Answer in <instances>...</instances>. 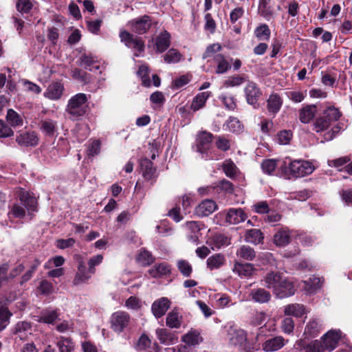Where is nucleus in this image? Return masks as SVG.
<instances>
[{
    "instance_id": "f257e3e1",
    "label": "nucleus",
    "mask_w": 352,
    "mask_h": 352,
    "mask_svg": "<svg viewBox=\"0 0 352 352\" xmlns=\"http://www.w3.org/2000/svg\"><path fill=\"white\" fill-rule=\"evenodd\" d=\"M88 96L83 93H78L71 97L66 107V112L69 118L73 120H79L87 112Z\"/></svg>"
},
{
    "instance_id": "f03ea898",
    "label": "nucleus",
    "mask_w": 352,
    "mask_h": 352,
    "mask_svg": "<svg viewBox=\"0 0 352 352\" xmlns=\"http://www.w3.org/2000/svg\"><path fill=\"white\" fill-rule=\"evenodd\" d=\"M340 117V113L335 107H329L322 115L317 117L312 124V129L316 133H321L327 130L333 122H336Z\"/></svg>"
},
{
    "instance_id": "7ed1b4c3",
    "label": "nucleus",
    "mask_w": 352,
    "mask_h": 352,
    "mask_svg": "<svg viewBox=\"0 0 352 352\" xmlns=\"http://www.w3.org/2000/svg\"><path fill=\"white\" fill-rule=\"evenodd\" d=\"M213 135L207 131H201L197 135L196 151L201 155L205 160H214V156L210 151Z\"/></svg>"
},
{
    "instance_id": "20e7f679",
    "label": "nucleus",
    "mask_w": 352,
    "mask_h": 352,
    "mask_svg": "<svg viewBox=\"0 0 352 352\" xmlns=\"http://www.w3.org/2000/svg\"><path fill=\"white\" fill-rule=\"evenodd\" d=\"M289 169L292 177L298 178L311 174L315 167L311 162L294 160L289 163Z\"/></svg>"
},
{
    "instance_id": "39448f33",
    "label": "nucleus",
    "mask_w": 352,
    "mask_h": 352,
    "mask_svg": "<svg viewBox=\"0 0 352 352\" xmlns=\"http://www.w3.org/2000/svg\"><path fill=\"white\" fill-rule=\"evenodd\" d=\"M120 38L126 47L133 49L135 56H140L144 52V42L141 38L135 36L126 30L120 32Z\"/></svg>"
},
{
    "instance_id": "423d86ee",
    "label": "nucleus",
    "mask_w": 352,
    "mask_h": 352,
    "mask_svg": "<svg viewBox=\"0 0 352 352\" xmlns=\"http://www.w3.org/2000/svg\"><path fill=\"white\" fill-rule=\"evenodd\" d=\"M227 337L230 344L246 349L248 339L244 330L231 326L227 330Z\"/></svg>"
},
{
    "instance_id": "0eeeda50",
    "label": "nucleus",
    "mask_w": 352,
    "mask_h": 352,
    "mask_svg": "<svg viewBox=\"0 0 352 352\" xmlns=\"http://www.w3.org/2000/svg\"><path fill=\"white\" fill-rule=\"evenodd\" d=\"M130 319L128 313L122 311H116L112 314L111 318V328L114 331L121 333L128 327Z\"/></svg>"
},
{
    "instance_id": "6e6552de",
    "label": "nucleus",
    "mask_w": 352,
    "mask_h": 352,
    "mask_svg": "<svg viewBox=\"0 0 352 352\" xmlns=\"http://www.w3.org/2000/svg\"><path fill=\"white\" fill-rule=\"evenodd\" d=\"M129 25L134 32L138 34H143L151 27V19L149 16L144 15L131 20L129 22Z\"/></svg>"
},
{
    "instance_id": "1a4fd4ad",
    "label": "nucleus",
    "mask_w": 352,
    "mask_h": 352,
    "mask_svg": "<svg viewBox=\"0 0 352 352\" xmlns=\"http://www.w3.org/2000/svg\"><path fill=\"white\" fill-rule=\"evenodd\" d=\"M16 142L21 146H35L38 143V138L34 131H23L16 135Z\"/></svg>"
},
{
    "instance_id": "9d476101",
    "label": "nucleus",
    "mask_w": 352,
    "mask_h": 352,
    "mask_svg": "<svg viewBox=\"0 0 352 352\" xmlns=\"http://www.w3.org/2000/svg\"><path fill=\"white\" fill-rule=\"evenodd\" d=\"M341 338V331L336 330L329 331L323 336V347L324 350H328L332 351L335 349L338 345V343Z\"/></svg>"
},
{
    "instance_id": "9b49d317",
    "label": "nucleus",
    "mask_w": 352,
    "mask_h": 352,
    "mask_svg": "<svg viewBox=\"0 0 352 352\" xmlns=\"http://www.w3.org/2000/svg\"><path fill=\"white\" fill-rule=\"evenodd\" d=\"M291 241V232L285 227L278 228L273 236V243L277 247H285Z\"/></svg>"
},
{
    "instance_id": "f8f14e48",
    "label": "nucleus",
    "mask_w": 352,
    "mask_h": 352,
    "mask_svg": "<svg viewBox=\"0 0 352 352\" xmlns=\"http://www.w3.org/2000/svg\"><path fill=\"white\" fill-rule=\"evenodd\" d=\"M170 306V300L166 297H162L153 302L151 311L155 317L159 318L166 314Z\"/></svg>"
},
{
    "instance_id": "ddd939ff",
    "label": "nucleus",
    "mask_w": 352,
    "mask_h": 352,
    "mask_svg": "<svg viewBox=\"0 0 352 352\" xmlns=\"http://www.w3.org/2000/svg\"><path fill=\"white\" fill-rule=\"evenodd\" d=\"M244 91L246 100L250 104H256L262 94L257 85L252 81L248 82L245 87Z\"/></svg>"
},
{
    "instance_id": "4468645a",
    "label": "nucleus",
    "mask_w": 352,
    "mask_h": 352,
    "mask_svg": "<svg viewBox=\"0 0 352 352\" xmlns=\"http://www.w3.org/2000/svg\"><path fill=\"white\" fill-rule=\"evenodd\" d=\"M283 278V277L280 272H271L263 277L262 281L264 283V286L267 289H272L274 294H275Z\"/></svg>"
},
{
    "instance_id": "2eb2a0df",
    "label": "nucleus",
    "mask_w": 352,
    "mask_h": 352,
    "mask_svg": "<svg viewBox=\"0 0 352 352\" xmlns=\"http://www.w3.org/2000/svg\"><path fill=\"white\" fill-rule=\"evenodd\" d=\"M315 104H307L299 109V120L303 124H309L313 120L317 113Z\"/></svg>"
},
{
    "instance_id": "dca6fc26",
    "label": "nucleus",
    "mask_w": 352,
    "mask_h": 352,
    "mask_svg": "<svg viewBox=\"0 0 352 352\" xmlns=\"http://www.w3.org/2000/svg\"><path fill=\"white\" fill-rule=\"evenodd\" d=\"M203 224L198 221H188L186 223V227L190 232L187 237L190 242L198 244L199 241V232L201 230Z\"/></svg>"
},
{
    "instance_id": "f3484780",
    "label": "nucleus",
    "mask_w": 352,
    "mask_h": 352,
    "mask_svg": "<svg viewBox=\"0 0 352 352\" xmlns=\"http://www.w3.org/2000/svg\"><path fill=\"white\" fill-rule=\"evenodd\" d=\"M294 294L295 289L293 283L283 278L274 294L280 298H283L293 296Z\"/></svg>"
},
{
    "instance_id": "a211bd4d",
    "label": "nucleus",
    "mask_w": 352,
    "mask_h": 352,
    "mask_svg": "<svg viewBox=\"0 0 352 352\" xmlns=\"http://www.w3.org/2000/svg\"><path fill=\"white\" fill-rule=\"evenodd\" d=\"M217 207V206L214 201L206 199L195 208V213L199 217H207L214 212Z\"/></svg>"
},
{
    "instance_id": "6ab92c4d",
    "label": "nucleus",
    "mask_w": 352,
    "mask_h": 352,
    "mask_svg": "<svg viewBox=\"0 0 352 352\" xmlns=\"http://www.w3.org/2000/svg\"><path fill=\"white\" fill-rule=\"evenodd\" d=\"M92 274H94V273H91L89 268L88 270L86 269L84 262L82 260L79 261L78 264V271L73 281L74 284L79 285L87 282L91 278Z\"/></svg>"
},
{
    "instance_id": "aec40b11",
    "label": "nucleus",
    "mask_w": 352,
    "mask_h": 352,
    "mask_svg": "<svg viewBox=\"0 0 352 352\" xmlns=\"http://www.w3.org/2000/svg\"><path fill=\"white\" fill-rule=\"evenodd\" d=\"M156 334L160 342L166 345L174 344L178 341L177 336L166 329H157Z\"/></svg>"
},
{
    "instance_id": "412c9836",
    "label": "nucleus",
    "mask_w": 352,
    "mask_h": 352,
    "mask_svg": "<svg viewBox=\"0 0 352 352\" xmlns=\"http://www.w3.org/2000/svg\"><path fill=\"white\" fill-rule=\"evenodd\" d=\"M170 45V34L167 31L161 32L155 40L156 52L162 53L166 51Z\"/></svg>"
},
{
    "instance_id": "4be33fe9",
    "label": "nucleus",
    "mask_w": 352,
    "mask_h": 352,
    "mask_svg": "<svg viewBox=\"0 0 352 352\" xmlns=\"http://www.w3.org/2000/svg\"><path fill=\"white\" fill-rule=\"evenodd\" d=\"M63 90L64 86L61 82H54L48 86L44 96L51 100H58L62 96Z\"/></svg>"
},
{
    "instance_id": "5701e85b",
    "label": "nucleus",
    "mask_w": 352,
    "mask_h": 352,
    "mask_svg": "<svg viewBox=\"0 0 352 352\" xmlns=\"http://www.w3.org/2000/svg\"><path fill=\"white\" fill-rule=\"evenodd\" d=\"M246 218L247 216L241 208H230L226 216V221L232 224H238L244 221Z\"/></svg>"
},
{
    "instance_id": "b1692460",
    "label": "nucleus",
    "mask_w": 352,
    "mask_h": 352,
    "mask_svg": "<svg viewBox=\"0 0 352 352\" xmlns=\"http://www.w3.org/2000/svg\"><path fill=\"white\" fill-rule=\"evenodd\" d=\"M39 129L44 135L53 137L58 130L57 122L52 119L45 118L40 122Z\"/></svg>"
},
{
    "instance_id": "393cba45",
    "label": "nucleus",
    "mask_w": 352,
    "mask_h": 352,
    "mask_svg": "<svg viewBox=\"0 0 352 352\" xmlns=\"http://www.w3.org/2000/svg\"><path fill=\"white\" fill-rule=\"evenodd\" d=\"M148 272L151 277L159 278L169 275L170 274V267L167 263H162L154 265L148 270Z\"/></svg>"
},
{
    "instance_id": "a878e982",
    "label": "nucleus",
    "mask_w": 352,
    "mask_h": 352,
    "mask_svg": "<svg viewBox=\"0 0 352 352\" xmlns=\"http://www.w3.org/2000/svg\"><path fill=\"white\" fill-rule=\"evenodd\" d=\"M283 105V100L280 96L276 93L270 95L267 100V109L270 113L276 115L280 109Z\"/></svg>"
},
{
    "instance_id": "bb28decb",
    "label": "nucleus",
    "mask_w": 352,
    "mask_h": 352,
    "mask_svg": "<svg viewBox=\"0 0 352 352\" xmlns=\"http://www.w3.org/2000/svg\"><path fill=\"white\" fill-rule=\"evenodd\" d=\"M285 344V340L282 336H276L267 340L262 345L265 351H278Z\"/></svg>"
},
{
    "instance_id": "cd10ccee",
    "label": "nucleus",
    "mask_w": 352,
    "mask_h": 352,
    "mask_svg": "<svg viewBox=\"0 0 352 352\" xmlns=\"http://www.w3.org/2000/svg\"><path fill=\"white\" fill-rule=\"evenodd\" d=\"M302 288L307 294H312L316 293L321 287V280L318 277H310L307 280H303Z\"/></svg>"
},
{
    "instance_id": "c85d7f7f",
    "label": "nucleus",
    "mask_w": 352,
    "mask_h": 352,
    "mask_svg": "<svg viewBox=\"0 0 352 352\" xmlns=\"http://www.w3.org/2000/svg\"><path fill=\"white\" fill-rule=\"evenodd\" d=\"M285 315L300 318L306 313L305 307L302 304L294 303L285 305L283 309Z\"/></svg>"
},
{
    "instance_id": "c756f323",
    "label": "nucleus",
    "mask_w": 352,
    "mask_h": 352,
    "mask_svg": "<svg viewBox=\"0 0 352 352\" xmlns=\"http://www.w3.org/2000/svg\"><path fill=\"white\" fill-rule=\"evenodd\" d=\"M182 341L189 346H196L203 342V338L198 330L191 329L182 337Z\"/></svg>"
},
{
    "instance_id": "7c9ffc66",
    "label": "nucleus",
    "mask_w": 352,
    "mask_h": 352,
    "mask_svg": "<svg viewBox=\"0 0 352 352\" xmlns=\"http://www.w3.org/2000/svg\"><path fill=\"white\" fill-rule=\"evenodd\" d=\"M230 238L223 234H214L209 243L213 250H219L230 244Z\"/></svg>"
},
{
    "instance_id": "2f4dec72",
    "label": "nucleus",
    "mask_w": 352,
    "mask_h": 352,
    "mask_svg": "<svg viewBox=\"0 0 352 352\" xmlns=\"http://www.w3.org/2000/svg\"><path fill=\"white\" fill-rule=\"evenodd\" d=\"M140 167L142 171V175L146 179H151L155 177L156 169L153 166V163L147 158L140 160Z\"/></svg>"
},
{
    "instance_id": "473e14b6",
    "label": "nucleus",
    "mask_w": 352,
    "mask_h": 352,
    "mask_svg": "<svg viewBox=\"0 0 352 352\" xmlns=\"http://www.w3.org/2000/svg\"><path fill=\"white\" fill-rule=\"evenodd\" d=\"M254 271V266L250 263H242L239 261L235 262L233 267V272L241 277H248L252 275Z\"/></svg>"
},
{
    "instance_id": "72a5a7b5",
    "label": "nucleus",
    "mask_w": 352,
    "mask_h": 352,
    "mask_svg": "<svg viewBox=\"0 0 352 352\" xmlns=\"http://www.w3.org/2000/svg\"><path fill=\"white\" fill-rule=\"evenodd\" d=\"M226 263L225 256L220 253L214 254L208 258L206 261L207 267L210 270H217L224 265Z\"/></svg>"
},
{
    "instance_id": "f704fd0d",
    "label": "nucleus",
    "mask_w": 352,
    "mask_h": 352,
    "mask_svg": "<svg viewBox=\"0 0 352 352\" xmlns=\"http://www.w3.org/2000/svg\"><path fill=\"white\" fill-rule=\"evenodd\" d=\"M250 296L253 300L259 303L267 302L271 298L270 293L263 288L252 289Z\"/></svg>"
},
{
    "instance_id": "c9c22d12",
    "label": "nucleus",
    "mask_w": 352,
    "mask_h": 352,
    "mask_svg": "<svg viewBox=\"0 0 352 352\" xmlns=\"http://www.w3.org/2000/svg\"><path fill=\"white\" fill-rule=\"evenodd\" d=\"M210 91H204L198 94L192 100L190 109L194 111H197L205 106L207 100L210 96Z\"/></svg>"
},
{
    "instance_id": "e433bc0d",
    "label": "nucleus",
    "mask_w": 352,
    "mask_h": 352,
    "mask_svg": "<svg viewBox=\"0 0 352 352\" xmlns=\"http://www.w3.org/2000/svg\"><path fill=\"white\" fill-rule=\"evenodd\" d=\"M58 317V314L56 310L45 309L43 310L39 316H36V320L38 322L53 324Z\"/></svg>"
},
{
    "instance_id": "4c0bfd02",
    "label": "nucleus",
    "mask_w": 352,
    "mask_h": 352,
    "mask_svg": "<svg viewBox=\"0 0 352 352\" xmlns=\"http://www.w3.org/2000/svg\"><path fill=\"white\" fill-rule=\"evenodd\" d=\"M213 60L217 65L216 73L218 74L226 73L231 67L230 63L221 54H216L213 58Z\"/></svg>"
},
{
    "instance_id": "58836bf2",
    "label": "nucleus",
    "mask_w": 352,
    "mask_h": 352,
    "mask_svg": "<svg viewBox=\"0 0 352 352\" xmlns=\"http://www.w3.org/2000/svg\"><path fill=\"white\" fill-rule=\"evenodd\" d=\"M20 200L28 210L35 211L37 207L36 198L27 191H21L19 194Z\"/></svg>"
},
{
    "instance_id": "ea45409f",
    "label": "nucleus",
    "mask_w": 352,
    "mask_h": 352,
    "mask_svg": "<svg viewBox=\"0 0 352 352\" xmlns=\"http://www.w3.org/2000/svg\"><path fill=\"white\" fill-rule=\"evenodd\" d=\"M236 255L240 259L252 261L256 256V252L252 248L243 245L237 249Z\"/></svg>"
},
{
    "instance_id": "a19ab883",
    "label": "nucleus",
    "mask_w": 352,
    "mask_h": 352,
    "mask_svg": "<svg viewBox=\"0 0 352 352\" xmlns=\"http://www.w3.org/2000/svg\"><path fill=\"white\" fill-rule=\"evenodd\" d=\"M263 238V233L258 229L249 230L246 232L245 235V241L254 245L262 243Z\"/></svg>"
},
{
    "instance_id": "79ce46f5",
    "label": "nucleus",
    "mask_w": 352,
    "mask_h": 352,
    "mask_svg": "<svg viewBox=\"0 0 352 352\" xmlns=\"http://www.w3.org/2000/svg\"><path fill=\"white\" fill-rule=\"evenodd\" d=\"M322 329V324L316 319L311 320L306 325L304 335L316 337Z\"/></svg>"
},
{
    "instance_id": "37998d69",
    "label": "nucleus",
    "mask_w": 352,
    "mask_h": 352,
    "mask_svg": "<svg viewBox=\"0 0 352 352\" xmlns=\"http://www.w3.org/2000/svg\"><path fill=\"white\" fill-rule=\"evenodd\" d=\"M270 3V0H259L258 13L266 20H270L274 16V12Z\"/></svg>"
},
{
    "instance_id": "c03bdc74",
    "label": "nucleus",
    "mask_w": 352,
    "mask_h": 352,
    "mask_svg": "<svg viewBox=\"0 0 352 352\" xmlns=\"http://www.w3.org/2000/svg\"><path fill=\"white\" fill-rule=\"evenodd\" d=\"M248 81V76L245 74L242 75H233L229 76L224 82L223 86L225 87H238Z\"/></svg>"
},
{
    "instance_id": "a18cd8bd",
    "label": "nucleus",
    "mask_w": 352,
    "mask_h": 352,
    "mask_svg": "<svg viewBox=\"0 0 352 352\" xmlns=\"http://www.w3.org/2000/svg\"><path fill=\"white\" fill-rule=\"evenodd\" d=\"M6 120L13 127L21 126L23 124L22 116L12 109L7 111Z\"/></svg>"
},
{
    "instance_id": "49530a36",
    "label": "nucleus",
    "mask_w": 352,
    "mask_h": 352,
    "mask_svg": "<svg viewBox=\"0 0 352 352\" xmlns=\"http://www.w3.org/2000/svg\"><path fill=\"white\" fill-rule=\"evenodd\" d=\"M12 314L4 305H0V331L5 329L10 323Z\"/></svg>"
},
{
    "instance_id": "de8ad7c7",
    "label": "nucleus",
    "mask_w": 352,
    "mask_h": 352,
    "mask_svg": "<svg viewBox=\"0 0 352 352\" xmlns=\"http://www.w3.org/2000/svg\"><path fill=\"white\" fill-rule=\"evenodd\" d=\"M166 323L170 328H179L181 326V317L175 309L168 314Z\"/></svg>"
},
{
    "instance_id": "09e8293b",
    "label": "nucleus",
    "mask_w": 352,
    "mask_h": 352,
    "mask_svg": "<svg viewBox=\"0 0 352 352\" xmlns=\"http://www.w3.org/2000/svg\"><path fill=\"white\" fill-rule=\"evenodd\" d=\"M56 345L60 352H72L74 349V344L69 338L60 337Z\"/></svg>"
},
{
    "instance_id": "8fccbe9b",
    "label": "nucleus",
    "mask_w": 352,
    "mask_h": 352,
    "mask_svg": "<svg viewBox=\"0 0 352 352\" xmlns=\"http://www.w3.org/2000/svg\"><path fill=\"white\" fill-rule=\"evenodd\" d=\"M164 60L166 63H177L182 58V54L175 48L170 49L164 56Z\"/></svg>"
},
{
    "instance_id": "3c124183",
    "label": "nucleus",
    "mask_w": 352,
    "mask_h": 352,
    "mask_svg": "<svg viewBox=\"0 0 352 352\" xmlns=\"http://www.w3.org/2000/svg\"><path fill=\"white\" fill-rule=\"evenodd\" d=\"M137 261L141 265L147 266L154 262L155 258L150 252L146 250H142L137 256Z\"/></svg>"
},
{
    "instance_id": "603ef678",
    "label": "nucleus",
    "mask_w": 352,
    "mask_h": 352,
    "mask_svg": "<svg viewBox=\"0 0 352 352\" xmlns=\"http://www.w3.org/2000/svg\"><path fill=\"white\" fill-rule=\"evenodd\" d=\"M223 126L226 127V129L232 133L240 132L243 129L240 121L237 118L232 117L228 119Z\"/></svg>"
},
{
    "instance_id": "864d4df0",
    "label": "nucleus",
    "mask_w": 352,
    "mask_h": 352,
    "mask_svg": "<svg viewBox=\"0 0 352 352\" xmlns=\"http://www.w3.org/2000/svg\"><path fill=\"white\" fill-rule=\"evenodd\" d=\"M177 267L178 270L184 277L190 276L192 272V267L188 261L180 259L177 262Z\"/></svg>"
},
{
    "instance_id": "5fc2aeb1",
    "label": "nucleus",
    "mask_w": 352,
    "mask_h": 352,
    "mask_svg": "<svg viewBox=\"0 0 352 352\" xmlns=\"http://www.w3.org/2000/svg\"><path fill=\"white\" fill-rule=\"evenodd\" d=\"M25 215V210L22 206L14 204L10 207L8 212V217L12 219L13 218L21 219Z\"/></svg>"
},
{
    "instance_id": "6e6d98bb",
    "label": "nucleus",
    "mask_w": 352,
    "mask_h": 352,
    "mask_svg": "<svg viewBox=\"0 0 352 352\" xmlns=\"http://www.w3.org/2000/svg\"><path fill=\"white\" fill-rule=\"evenodd\" d=\"M72 76L73 78L83 84H87L90 80L89 75L86 72L77 68L72 71Z\"/></svg>"
},
{
    "instance_id": "4d7b16f0",
    "label": "nucleus",
    "mask_w": 352,
    "mask_h": 352,
    "mask_svg": "<svg viewBox=\"0 0 352 352\" xmlns=\"http://www.w3.org/2000/svg\"><path fill=\"white\" fill-rule=\"evenodd\" d=\"M101 142L99 140H93L89 142L87 145V155L89 156H94L100 152Z\"/></svg>"
},
{
    "instance_id": "13d9d810",
    "label": "nucleus",
    "mask_w": 352,
    "mask_h": 352,
    "mask_svg": "<svg viewBox=\"0 0 352 352\" xmlns=\"http://www.w3.org/2000/svg\"><path fill=\"white\" fill-rule=\"evenodd\" d=\"M254 34L261 40H268L270 36V30L266 24H263L256 28Z\"/></svg>"
},
{
    "instance_id": "bf43d9fd",
    "label": "nucleus",
    "mask_w": 352,
    "mask_h": 352,
    "mask_svg": "<svg viewBox=\"0 0 352 352\" xmlns=\"http://www.w3.org/2000/svg\"><path fill=\"white\" fill-rule=\"evenodd\" d=\"M221 45L219 43H213L209 45L206 49L205 52L203 54L202 58L204 59H206L210 57H213L216 55L217 52L221 50Z\"/></svg>"
},
{
    "instance_id": "052dcab7",
    "label": "nucleus",
    "mask_w": 352,
    "mask_h": 352,
    "mask_svg": "<svg viewBox=\"0 0 352 352\" xmlns=\"http://www.w3.org/2000/svg\"><path fill=\"white\" fill-rule=\"evenodd\" d=\"M21 83L26 91L35 94H39L42 91V89L38 85L28 80L23 79Z\"/></svg>"
},
{
    "instance_id": "680f3d73",
    "label": "nucleus",
    "mask_w": 352,
    "mask_h": 352,
    "mask_svg": "<svg viewBox=\"0 0 352 352\" xmlns=\"http://www.w3.org/2000/svg\"><path fill=\"white\" fill-rule=\"evenodd\" d=\"M33 8V0H18L16 9L21 13H28Z\"/></svg>"
},
{
    "instance_id": "e2e57ef3",
    "label": "nucleus",
    "mask_w": 352,
    "mask_h": 352,
    "mask_svg": "<svg viewBox=\"0 0 352 352\" xmlns=\"http://www.w3.org/2000/svg\"><path fill=\"white\" fill-rule=\"evenodd\" d=\"M219 98L223 103L226 109L234 110L236 107L235 99L232 96L222 94Z\"/></svg>"
},
{
    "instance_id": "0e129e2a",
    "label": "nucleus",
    "mask_w": 352,
    "mask_h": 352,
    "mask_svg": "<svg viewBox=\"0 0 352 352\" xmlns=\"http://www.w3.org/2000/svg\"><path fill=\"white\" fill-rule=\"evenodd\" d=\"M278 160L274 159L265 160L261 164L263 172L271 174L277 166Z\"/></svg>"
},
{
    "instance_id": "69168bd1",
    "label": "nucleus",
    "mask_w": 352,
    "mask_h": 352,
    "mask_svg": "<svg viewBox=\"0 0 352 352\" xmlns=\"http://www.w3.org/2000/svg\"><path fill=\"white\" fill-rule=\"evenodd\" d=\"M306 95V91H292L287 93V96L289 99L296 103L302 102L305 99Z\"/></svg>"
},
{
    "instance_id": "338daca9",
    "label": "nucleus",
    "mask_w": 352,
    "mask_h": 352,
    "mask_svg": "<svg viewBox=\"0 0 352 352\" xmlns=\"http://www.w3.org/2000/svg\"><path fill=\"white\" fill-rule=\"evenodd\" d=\"M294 329V321L292 318H285L281 322V329L285 333L290 334Z\"/></svg>"
},
{
    "instance_id": "774afa93",
    "label": "nucleus",
    "mask_w": 352,
    "mask_h": 352,
    "mask_svg": "<svg viewBox=\"0 0 352 352\" xmlns=\"http://www.w3.org/2000/svg\"><path fill=\"white\" fill-rule=\"evenodd\" d=\"M322 343L319 340H314L307 344L305 348V352H323Z\"/></svg>"
}]
</instances>
